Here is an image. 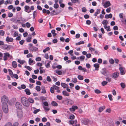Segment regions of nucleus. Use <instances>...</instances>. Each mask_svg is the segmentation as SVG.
Segmentation results:
<instances>
[{
  "label": "nucleus",
  "instance_id": "nucleus-12",
  "mask_svg": "<svg viewBox=\"0 0 126 126\" xmlns=\"http://www.w3.org/2000/svg\"><path fill=\"white\" fill-rule=\"evenodd\" d=\"M13 39L11 37H9L7 36L6 39V41L7 42H12L13 41Z\"/></svg>",
  "mask_w": 126,
  "mask_h": 126
},
{
  "label": "nucleus",
  "instance_id": "nucleus-29",
  "mask_svg": "<svg viewBox=\"0 0 126 126\" xmlns=\"http://www.w3.org/2000/svg\"><path fill=\"white\" fill-rule=\"evenodd\" d=\"M30 36L28 37L26 39L27 42H30L31 41V40L32 38V36L31 35H30Z\"/></svg>",
  "mask_w": 126,
  "mask_h": 126
},
{
  "label": "nucleus",
  "instance_id": "nucleus-31",
  "mask_svg": "<svg viewBox=\"0 0 126 126\" xmlns=\"http://www.w3.org/2000/svg\"><path fill=\"white\" fill-rule=\"evenodd\" d=\"M84 43V42L83 41H80L79 42L77 43H76V45L78 46L79 45L81 44H83Z\"/></svg>",
  "mask_w": 126,
  "mask_h": 126
},
{
  "label": "nucleus",
  "instance_id": "nucleus-54",
  "mask_svg": "<svg viewBox=\"0 0 126 126\" xmlns=\"http://www.w3.org/2000/svg\"><path fill=\"white\" fill-rule=\"evenodd\" d=\"M42 121L43 122H45L47 121V119L46 117H44L42 118Z\"/></svg>",
  "mask_w": 126,
  "mask_h": 126
},
{
  "label": "nucleus",
  "instance_id": "nucleus-30",
  "mask_svg": "<svg viewBox=\"0 0 126 126\" xmlns=\"http://www.w3.org/2000/svg\"><path fill=\"white\" fill-rule=\"evenodd\" d=\"M25 11L27 12L30 8L29 7L28 5H26L24 7Z\"/></svg>",
  "mask_w": 126,
  "mask_h": 126
},
{
  "label": "nucleus",
  "instance_id": "nucleus-57",
  "mask_svg": "<svg viewBox=\"0 0 126 126\" xmlns=\"http://www.w3.org/2000/svg\"><path fill=\"white\" fill-rule=\"evenodd\" d=\"M8 71L9 75L11 76H12L13 74L12 71L10 69H8Z\"/></svg>",
  "mask_w": 126,
  "mask_h": 126
},
{
  "label": "nucleus",
  "instance_id": "nucleus-38",
  "mask_svg": "<svg viewBox=\"0 0 126 126\" xmlns=\"http://www.w3.org/2000/svg\"><path fill=\"white\" fill-rule=\"evenodd\" d=\"M4 34L5 32L3 31L2 30L0 31V35L2 36H3L4 35Z\"/></svg>",
  "mask_w": 126,
  "mask_h": 126
},
{
  "label": "nucleus",
  "instance_id": "nucleus-63",
  "mask_svg": "<svg viewBox=\"0 0 126 126\" xmlns=\"http://www.w3.org/2000/svg\"><path fill=\"white\" fill-rule=\"evenodd\" d=\"M41 58L40 57H37L36 58L35 60L37 61H40L41 60Z\"/></svg>",
  "mask_w": 126,
  "mask_h": 126
},
{
  "label": "nucleus",
  "instance_id": "nucleus-62",
  "mask_svg": "<svg viewBox=\"0 0 126 126\" xmlns=\"http://www.w3.org/2000/svg\"><path fill=\"white\" fill-rule=\"evenodd\" d=\"M25 40H22L21 41H20L19 42V44L21 45H22L23 44Z\"/></svg>",
  "mask_w": 126,
  "mask_h": 126
},
{
  "label": "nucleus",
  "instance_id": "nucleus-39",
  "mask_svg": "<svg viewBox=\"0 0 126 126\" xmlns=\"http://www.w3.org/2000/svg\"><path fill=\"white\" fill-rule=\"evenodd\" d=\"M108 82L106 81H103L101 83V84L103 86H104L107 84Z\"/></svg>",
  "mask_w": 126,
  "mask_h": 126
},
{
  "label": "nucleus",
  "instance_id": "nucleus-44",
  "mask_svg": "<svg viewBox=\"0 0 126 126\" xmlns=\"http://www.w3.org/2000/svg\"><path fill=\"white\" fill-rule=\"evenodd\" d=\"M40 111V110L39 109H37L34 110L33 112V113L34 114H36L39 111Z\"/></svg>",
  "mask_w": 126,
  "mask_h": 126
},
{
  "label": "nucleus",
  "instance_id": "nucleus-20",
  "mask_svg": "<svg viewBox=\"0 0 126 126\" xmlns=\"http://www.w3.org/2000/svg\"><path fill=\"white\" fill-rule=\"evenodd\" d=\"M61 85L64 88H66L68 87V85L64 83H61Z\"/></svg>",
  "mask_w": 126,
  "mask_h": 126
},
{
  "label": "nucleus",
  "instance_id": "nucleus-61",
  "mask_svg": "<svg viewBox=\"0 0 126 126\" xmlns=\"http://www.w3.org/2000/svg\"><path fill=\"white\" fill-rule=\"evenodd\" d=\"M37 14V12L35 11H34L33 12V18H34L36 16V15Z\"/></svg>",
  "mask_w": 126,
  "mask_h": 126
},
{
  "label": "nucleus",
  "instance_id": "nucleus-35",
  "mask_svg": "<svg viewBox=\"0 0 126 126\" xmlns=\"http://www.w3.org/2000/svg\"><path fill=\"white\" fill-rule=\"evenodd\" d=\"M109 62L111 64H113L114 63V61L113 59L111 58L109 60Z\"/></svg>",
  "mask_w": 126,
  "mask_h": 126
},
{
  "label": "nucleus",
  "instance_id": "nucleus-53",
  "mask_svg": "<svg viewBox=\"0 0 126 126\" xmlns=\"http://www.w3.org/2000/svg\"><path fill=\"white\" fill-rule=\"evenodd\" d=\"M75 117V116L74 115H72L70 116L69 118L70 119L72 120L74 119Z\"/></svg>",
  "mask_w": 126,
  "mask_h": 126
},
{
  "label": "nucleus",
  "instance_id": "nucleus-34",
  "mask_svg": "<svg viewBox=\"0 0 126 126\" xmlns=\"http://www.w3.org/2000/svg\"><path fill=\"white\" fill-rule=\"evenodd\" d=\"M78 79L80 80H82L83 79V77L81 75H79L77 77Z\"/></svg>",
  "mask_w": 126,
  "mask_h": 126
},
{
  "label": "nucleus",
  "instance_id": "nucleus-32",
  "mask_svg": "<svg viewBox=\"0 0 126 126\" xmlns=\"http://www.w3.org/2000/svg\"><path fill=\"white\" fill-rule=\"evenodd\" d=\"M28 100L29 102L31 103H33L34 102L33 99L31 98L30 97L29 98Z\"/></svg>",
  "mask_w": 126,
  "mask_h": 126
},
{
  "label": "nucleus",
  "instance_id": "nucleus-49",
  "mask_svg": "<svg viewBox=\"0 0 126 126\" xmlns=\"http://www.w3.org/2000/svg\"><path fill=\"white\" fill-rule=\"evenodd\" d=\"M120 85L122 88H124L125 87V85L124 83H120Z\"/></svg>",
  "mask_w": 126,
  "mask_h": 126
},
{
  "label": "nucleus",
  "instance_id": "nucleus-42",
  "mask_svg": "<svg viewBox=\"0 0 126 126\" xmlns=\"http://www.w3.org/2000/svg\"><path fill=\"white\" fill-rule=\"evenodd\" d=\"M102 23L104 25H107L108 23V22L106 20H104L102 22Z\"/></svg>",
  "mask_w": 126,
  "mask_h": 126
},
{
  "label": "nucleus",
  "instance_id": "nucleus-26",
  "mask_svg": "<svg viewBox=\"0 0 126 126\" xmlns=\"http://www.w3.org/2000/svg\"><path fill=\"white\" fill-rule=\"evenodd\" d=\"M33 62L34 63L35 62L31 58H29V63L30 65H31V64Z\"/></svg>",
  "mask_w": 126,
  "mask_h": 126
},
{
  "label": "nucleus",
  "instance_id": "nucleus-8",
  "mask_svg": "<svg viewBox=\"0 0 126 126\" xmlns=\"http://www.w3.org/2000/svg\"><path fill=\"white\" fill-rule=\"evenodd\" d=\"M4 55L3 59L5 61H6L8 57H9L10 56L8 52L4 53Z\"/></svg>",
  "mask_w": 126,
  "mask_h": 126
},
{
  "label": "nucleus",
  "instance_id": "nucleus-25",
  "mask_svg": "<svg viewBox=\"0 0 126 126\" xmlns=\"http://www.w3.org/2000/svg\"><path fill=\"white\" fill-rule=\"evenodd\" d=\"M11 77L13 78L14 77L16 79H18V75L16 74H14L11 76Z\"/></svg>",
  "mask_w": 126,
  "mask_h": 126
},
{
  "label": "nucleus",
  "instance_id": "nucleus-56",
  "mask_svg": "<svg viewBox=\"0 0 126 126\" xmlns=\"http://www.w3.org/2000/svg\"><path fill=\"white\" fill-rule=\"evenodd\" d=\"M18 32H15L14 34V37L17 36L18 35Z\"/></svg>",
  "mask_w": 126,
  "mask_h": 126
},
{
  "label": "nucleus",
  "instance_id": "nucleus-24",
  "mask_svg": "<svg viewBox=\"0 0 126 126\" xmlns=\"http://www.w3.org/2000/svg\"><path fill=\"white\" fill-rule=\"evenodd\" d=\"M51 105L53 106H57L58 105V103L55 101H52L51 103Z\"/></svg>",
  "mask_w": 126,
  "mask_h": 126
},
{
  "label": "nucleus",
  "instance_id": "nucleus-21",
  "mask_svg": "<svg viewBox=\"0 0 126 126\" xmlns=\"http://www.w3.org/2000/svg\"><path fill=\"white\" fill-rule=\"evenodd\" d=\"M62 93L64 95L66 96H68L69 95V93L65 91H63Z\"/></svg>",
  "mask_w": 126,
  "mask_h": 126
},
{
  "label": "nucleus",
  "instance_id": "nucleus-36",
  "mask_svg": "<svg viewBox=\"0 0 126 126\" xmlns=\"http://www.w3.org/2000/svg\"><path fill=\"white\" fill-rule=\"evenodd\" d=\"M17 62L21 64H22L25 62V61L24 60H22L19 59L18 60Z\"/></svg>",
  "mask_w": 126,
  "mask_h": 126
},
{
  "label": "nucleus",
  "instance_id": "nucleus-55",
  "mask_svg": "<svg viewBox=\"0 0 126 126\" xmlns=\"http://www.w3.org/2000/svg\"><path fill=\"white\" fill-rule=\"evenodd\" d=\"M26 27L28 28H29L30 27L31 25V24L29 22H27L26 23Z\"/></svg>",
  "mask_w": 126,
  "mask_h": 126
},
{
  "label": "nucleus",
  "instance_id": "nucleus-11",
  "mask_svg": "<svg viewBox=\"0 0 126 126\" xmlns=\"http://www.w3.org/2000/svg\"><path fill=\"white\" fill-rule=\"evenodd\" d=\"M78 108V107L76 106H72L71 108H69V110L71 111H74L76 109Z\"/></svg>",
  "mask_w": 126,
  "mask_h": 126
},
{
  "label": "nucleus",
  "instance_id": "nucleus-59",
  "mask_svg": "<svg viewBox=\"0 0 126 126\" xmlns=\"http://www.w3.org/2000/svg\"><path fill=\"white\" fill-rule=\"evenodd\" d=\"M29 81L32 83H34L35 82V81L31 78L29 79Z\"/></svg>",
  "mask_w": 126,
  "mask_h": 126
},
{
  "label": "nucleus",
  "instance_id": "nucleus-16",
  "mask_svg": "<svg viewBox=\"0 0 126 126\" xmlns=\"http://www.w3.org/2000/svg\"><path fill=\"white\" fill-rule=\"evenodd\" d=\"M94 66L95 68V70H98V68L99 67V65L97 63L94 64Z\"/></svg>",
  "mask_w": 126,
  "mask_h": 126
},
{
  "label": "nucleus",
  "instance_id": "nucleus-15",
  "mask_svg": "<svg viewBox=\"0 0 126 126\" xmlns=\"http://www.w3.org/2000/svg\"><path fill=\"white\" fill-rule=\"evenodd\" d=\"M29 49L32 51H37L38 50L37 48L34 46H33L31 48H29Z\"/></svg>",
  "mask_w": 126,
  "mask_h": 126
},
{
  "label": "nucleus",
  "instance_id": "nucleus-40",
  "mask_svg": "<svg viewBox=\"0 0 126 126\" xmlns=\"http://www.w3.org/2000/svg\"><path fill=\"white\" fill-rule=\"evenodd\" d=\"M24 67L25 68H27V69L30 71H31L32 70V69L31 67L29 66L25 65L24 66Z\"/></svg>",
  "mask_w": 126,
  "mask_h": 126
},
{
  "label": "nucleus",
  "instance_id": "nucleus-37",
  "mask_svg": "<svg viewBox=\"0 0 126 126\" xmlns=\"http://www.w3.org/2000/svg\"><path fill=\"white\" fill-rule=\"evenodd\" d=\"M72 81L75 83H76L78 81L77 79L76 78H75L72 79Z\"/></svg>",
  "mask_w": 126,
  "mask_h": 126
},
{
  "label": "nucleus",
  "instance_id": "nucleus-3",
  "mask_svg": "<svg viewBox=\"0 0 126 126\" xmlns=\"http://www.w3.org/2000/svg\"><path fill=\"white\" fill-rule=\"evenodd\" d=\"M43 106L44 110L46 111H48L50 110L49 108V105L47 101H45L43 102Z\"/></svg>",
  "mask_w": 126,
  "mask_h": 126
},
{
  "label": "nucleus",
  "instance_id": "nucleus-46",
  "mask_svg": "<svg viewBox=\"0 0 126 126\" xmlns=\"http://www.w3.org/2000/svg\"><path fill=\"white\" fill-rule=\"evenodd\" d=\"M56 97L59 100H62L63 98L62 96L61 95H57Z\"/></svg>",
  "mask_w": 126,
  "mask_h": 126
},
{
  "label": "nucleus",
  "instance_id": "nucleus-47",
  "mask_svg": "<svg viewBox=\"0 0 126 126\" xmlns=\"http://www.w3.org/2000/svg\"><path fill=\"white\" fill-rule=\"evenodd\" d=\"M50 50V48L48 47H47L46 48L43 50V52L45 53L47 51L49 50Z\"/></svg>",
  "mask_w": 126,
  "mask_h": 126
},
{
  "label": "nucleus",
  "instance_id": "nucleus-51",
  "mask_svg": "<svg viewBox=\"0 0 126 126\" xmlns=\"http://www.w3.org/2000/svg\"><path fill=\"white\" fill-rule=\"evenodd\" d=\"M53 7L57 9L59 7V5L58 4L55 3L54 4Z\"/></svg>",
  "mask_w": 126,
  "mask_h": 126
},
{
  "label": "nucleus",
  "instance_id": "nucleus-13",
  "mask_svg": "<svg viewBox=\"0 0 126 126\" xmlns=\"http://www.w3.org/2000/svg\"><path fill=\"white\" fill-rule=\"evenodd\" d=\"M17 116L19 118H21L23 116L22 112L21 111H18L17 113Z\"/></svg>",
  "mask_w": 126,
  "mask_h": 126
},
{
  "label": "nucleus",
  "instance_id": "nucleus-9",
  "mask_svg": "<svg viewBox=\"0 0 126 126\" xmlns=\"http://www.w3.org/2000/svg\"><path fill=\"white\" fill-rule=\"evenodd\" d=\"M16 108L18 109H21L22 108V106L19 102H17L16 103L15 105Z\"/></svg>",
  "mask_w": 126,
  "mask_h": 126
},
{
  "label": "nucleus",
  "instance_id": "nucleus-19",
  "mask_svg": "<svg viewBox=\"0 0 126 126\" xmlns=\"http://www.w3.org/2000/svg\"><path fill=\"white\" fill-rule=\"evenodd\" d=\"M105 106L100 107L98 111L99 112H101L104 109H105Z\"/></svg>",
  "mask_w": 126,
  "mask_h": 126
},
{
  "label": "nucleus",
  "instance_id": "nucleus-43",
  "mask_svg": "<svg viewBox=\"0 0 126 126\" xmlns=\"http://www.w3.org/2000/svg\"><path fill=\"white\" fill-rule=\"evenodd\" d=\"M106 81L108 82H111V79L109 77H107L106 78Z\"/></svg>",
  "mask_w": 126,
  "mask_h": 126
},
{
  "label": "nucleus",
  "instance_id": "nucleus-7",
  "mask_svg": "<svg viewBox=\"0 0 126 126\" xmlns=\"http://www.w3.org/2000/svg\"><path fill=\"white\" fill-rule=\"evenodd\" d=\"M119 70L120 71L121 74V75H124L125 74V68L122 66H120L119 68Z\"/></svg>",
  "mask_w": 126,
  "mask_h": 126
},
{
  "label": "nucleus",
  "instance_id": "nucleus-22",
  "mask_svg": "<svg viewBox=\"0 0 126 126\" xmlns=\"http://www.w3.org/2000/svg\"><path fill=\"white\" fill-rule=\"evenodd\" d=\"M12 65L14 68H16L17 66V64L16 62L15 61H13L12 62Z\"/></svg>",
  "mask_w": 126,
  "mask_h": 126
},
{
  "label": "nucleus",
  "instance_id": "nucleus-41",
  "mask_svg": "<svg viewBox=\"0 0 126 126\" xmlns=\"http://www.w3.org/2000/svg\"><path fill=\"white\" fill-rule=\"evenodd\" d=\"M35 89L38 91H40L41 90L40 87L39 86H36Z\"/></svg>",
  "mask_w": 126,
  "mask_h": 126
},
{
  "label": "nucleus",
  "instance_id": "nucleus-33",
  "mask_svg": "<svg viewBox=\"0 0 126 126\" xmlns=\"http://www.w3.org/2000/svg\"><path fill=\"white\" fill-rule=\"evenodd\" d=\"M55 31L54 30H53L51 31V32L53 34V36H54L57 35V33H55Z\"/></svg>",
  "mask_w": 126,
  "mask_h": 126
},
{
  "label": "nucleus",
  "instance_id": "nucleus-27",
  "mask_svg": "<svg viewBox=\"0 0 126 126\" xmlns=\"http://www.w3.org/2000/svg\"><path fill=\"white\" fill-rule=\"evenodd\" d=\"M100 10L99 9H97L96 10V12L94 14V15L96 16H97V15L99 14L100 13Z\"/></svg>",
  "mask_w": 126,
  "mask_h": 126
},
{
  "label": "nucleus",
  "instance_id": "nucleus-6",
  "mask_svg": "<svg viewBox=\"0 0 126 126\" xmlns=\"http://www.w3.org/2000/svg\"><path fill=\"white\" fill-rule=\"evenodd\" d=\"M119 73L118 72H115L112 74V78L115 79H116L119 76Z\"/></svg>",
  "mask_w": 126,
  "mask_h": 126
},
{
  "label": "nucleus",
  "instance_id": "nucleus-64",
  "mask_svg": "<svg viewBox=\"0 0 126 126\" xmlns=\"http://www.w3.org/2000/svg\"><path fill=\"white\" fill-rule=\"evenodd\" d=\"M12 124L10 123H8L5 126H12Z\"/></svg>",
  "mask_w": 126,
  "mask_h": 126
},
{
  "label": "nucleus",
  "instance_id": "nucleus-23",
  "mask_svg": "<svg viewBox=\"0 0 126 126\" xmlns=\"http://www.w3.org/2000/svg\"><path fill=\"white\" fill-rule=\"evenodd\" d=\"M41 90H42V92L41 93H43L45 94L46 93V91L45 89V87L44 86H42L41 87Z\"/></svg>",
  "mask_w": 126,
  "mask_h": 126
},
{
  "label": "nucleus",
  "instance_id": "nucleus-52",
  "mask_svg": "<svg viewBox=\"0 0 126 126\" xmlns=\"http://www.w3.org/2000/svg\"><path fill=\"white\" fill-rule=\"evenodd\" d=\"M53 86L54 89L57 90L58 89H59V87L55 85H53Z\"/></svg>",
  "mask_w": 126,
  "mask_h": 126
},
{
  "label": "nucleus",
  "instance_id": "nucleus-5",
  "mask_svg": "<svg viewBox=\"0 0 126 126\" xmlns=\"http://www.w3.org/2000/svg\"><path fill=\"white\" fill-rule=\"evenodd\" d=\"M81 122L83 124L87 125L89 122V120L85 118L82 119L81 121Z\"/></svg>",
  "mask_w": 126,
  "mask_h": 126
},
{
  "label": "nucleus",
  "instance_id": "nucleus-4",
  "mask_svg": "<svg viewBox=\"0 0 126 126\" xmlns=\"http://www.w3.org/2000/svg\"><path fill=\"white\" fill-rule=\"evenodd\" d=\"M2 106L4 112L5 113H7L8 112V107L7 104H2Z\"/></svg>",
  "mask_w": 126,
  "mask_h": 126
},
{
  "label": "nucleus",
  "instance_id": "nucleus-45",
  "mask_svg": "<svg viewBox=\"0 0 126 126\" xmlns=\"http://www.w3.org/2000/svg\"><path fill=\"white\" fill-rule=\"evenodd\" d=\"M94 92L95 93L97 94H100L101 93V92L98 89H96L94 90Z\"/></svg>",
  "mask_w": 126,
  "mask_h": 126
},
{
  "label": "nucleus",
  "instance_id": "nucleus-58",
  "mask_svg": "<svg viewBox=\"0 0 126 126\" xmlns=\"http://www.w3.org/2000/svg\"><path fill=\"white\" fill-rule=\"evenodd\" d=\"M56 73L59 75H61L62 74V72L61 71H57Z\"/></svg>",
  "mask_w": 126,
  "mask_h": 126
},
{
  "label": "nucleus",
  "instance_id": "nucleus-60",
  "mask_svg": "<svg viewBox=\"0 0 126 126\" xmlns=\"http://www.w3.org/2000/svg\"><path fill=\"white\" fill-rule=\"evenodd\" d=\"M86 23L87 24L89 25L91 23V21L89 20H87L86 21Z\"/></svg>",
  "mask_w": 126,
  "mask_h": 126
},
{
  "label": "nucleus",
  "instance_id": "nucleus-1",
  "mask_svg": "<svg viewBox=\"0 0 126 126\" xmlns=\"http://www.w3.org/2000/svg\"><path fill=\"white\" fill-rule=\"evenodd\" d=\"M21 102L23 105L26 107H28L30 104L28 99L25 97H22L21 99Z\"/></svg>",
  "mask_w": 126,
  "mask_h": 126
},
{
  "label": "nucleus",
  "instance_id": "nucleus-10",
  "mask_svg": "<svg viewBox=\"0 0 126 126\" xmlns=\"http://www.w3.org/2000/svg\"><path fill=\"white\" fill-rule=\"evenodd\" d=\"M110 4L109 1L106 2L103 5L104 8H106L110 6Z\"/></svg>",
  "mask_w": 126,
  "mask_h": 126
},
{
  "label": "nucleus",
  "instance_id": "nucleus-17",
  "mask_svg": "<svg viewBox=\"0 0 126 126\" xmlns=\"http://www.w3.org/2000/svg\"><path fill=\"white\" fill-rule=\"evenodd\" d=\"M66 101L67 102V104L72 105L74 103L73 101L70 99H68Z\"/></svg>",
  "mask_w": 126,
  "mask_h": 126
},
{
  "label": "nucleus",
  "instance_id": "nucleus-48",
  "mask_svg": "<svg viewBox=\"0 0 126 126\" xmlns=\"http://www.w3.org/2000/svg\"><path fill=\"white\" fill-rule=\"evenodd\" d=\"M108 96L109 98V100L110 101H112L113 100V99L112 98V95L111 94H109L108 95Z\"/></svg>",
  "mask_w": 126,
  "mask_h": 126
},
{
  "label": "nucleus",
  "instance_id": "nucleus-14",
  "mask_svg": "<svg viewBox=\"0 0 126 126\" xmlns=\"http://www.w3.org/2000/svg\"><path fill=\"white\" fill-rule=\"evenodd\" d=\"M107 71L105 68H103L102 69L101 72L102 74L105 76Z\"/></svg>",
  "mask_w": 126,
  "mask_h": 126
},
{
  "label": "nucleus",
  "instance_id": "nucleus-2",
  "mask_svg": "<svg viewBox=\"0 0 126 126\" xmlns=\"http://www.w3.org/2000/svg\"><path fill=\"white\" fill-rule=\"evenodd\" d=\"M9 101V99L7 96L3 95L1 97V102L2 104H7Z\"/></svg>",
  "mask_w": 126,
  "mask_h": 126
},
{
  "label": "nucleus",
  "instance_id": "nucleus-28",
  "mask_svg": "<svg viewBox=\"0 0 126 126\" xmlns=\"http://www.w3.org/2000/svg\"><path fill=\"white\" fill-rule=\"evenodd\" d=\"M25 91L26 92V94L27 95H30L31 94V93L30 92V91L29 89H25Z\"/></svg>",
  "mask_w": 126,
  "mask_h": 126
},
{
  "label": "nucleus",
  "instance_id": "nucleus-18",
  "mask_svg": "<svg viewBox=\"0 0 126 126\" xmlns=\"http://www.w3.org/2000/svg\"><path fill=\"white\" fill-rule=\"evenodd\" d=\"M112 17V15L111 14H106L105 15V18H111Z\"/></svg>",
  "mask_w": 126,
  "mask_h": 126
},
{
  "label": "nucleus",
  "instance_id": "nucleus-50",
  "mask_svg": "<svg viewBox=\"0 0 126 126\" xmlns=\"http://www.w3.org/2000/svg\"><path fill=\"white\" fill-rule=\"evenodd\" d=\"M50 92L52 93H53L54 92V89L53 87H51L50 88Z\"/></svg>",
  "mask_w": 126,
  "mask_h": 126
}]
</instances>
